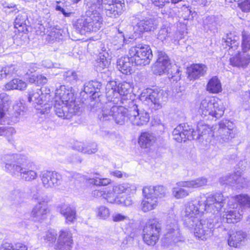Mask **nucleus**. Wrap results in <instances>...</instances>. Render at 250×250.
Listing matches in <instances>:
<instances>
[{"label": "nucleus", "instance_id": "obj_1", "mask_svg": "<svg viewBox=\"0 0 250 250\" xmlns=\"http://www.w3.org/2000/svg\"><path fill=\"white\" fill-rule=\"evenodd\" d=\"M225 198L220 193L208 195H204L197 200L191 201L187 204L185 209L184 222L188 228L194 227L195 236L202 240L212 235L215 223L210 219V222L200 219L205 211L218 214L224 206Z\"/></svg>", "mask_w": 250, "mask_h": 250}, {"label": "nucleus", "instance_id": "obj_2", "mask_svg": "<svg viewBox=\"0 0 250 250\" xmlns=\"http://www.w3.org/2000/svg\"><path fill=\"white\" fill-rule=\"evenodd\" d=\"M54 109L56 114L63 119L71 118L79 114L80 107L75 102L73 94L65 86L61 85L55 91Z\"/></svg>", "mask_w": 250, "mask_h": 250}, {"label": "nucleus", "instance_id": "obj_3", "mask_svg": "<svg viewBox=\"0 0 250 250\" xmlns=\"http://www.w3.org/2000/svg\"><path fill=\"white\" fill-rule=\"evenodd\" d=\"M129 107L113 105L111 103H106L98 114L99 119L102 121L113 120L116 124L123 125L129 121Z\"/></svg>", "mask_w": 250, "mask_h": 250}, {"label": "nucleus", "instance_id": "obj_4", "mask_svg": "<svg viewBox=\"0 0 250 250\" xmlns=\"http://www.w3.org/2000/svg\"><path fill=\"white\" fill-rule=\"evenodd\" d=\"M207 131V127L201 124H198L197 130L195 131L188 125L184 124L179 125L174 129L172 135L173 139L181 143L186 142L187 140L199 139Z\"/></svg>", "mask_w": 250, "mask_h": 250}, {"label": "nucleus", "instance_id": "obj_5", "mask_svg": "<svg viewBox=\"0 0 250 250\" xmlns=\"http://www.w3.org/2000/svg\"><path fill=\"white\" fill-rule=\"evenodd\" d=\"M168 94L158 88H147L143 90L140 95V100L149 106L154 105L156 109L161 108L167 100Z\"/></svg>", "mask_w": 250, "mask_h": 250}, {"label": "nucleus", "instance_id": "obj_6", "mask_svg": "<svg viewBox=\"0 0 250 250\" xmlns=\"http://www.w3.org/2000/svg\"><path fill=\"white\" fill-rule=\"evenodd\" d=\"M224 110L225 107L221 100L207 98L201 101L198 111L203 117L209 115L218 119L224 115Z\"/></svg>", "mask_w": 250, "mask_h": 250}, {"label": "nucleus", "instance_id": "obj_7", "mask_svg": "<svg viewBox=\"0 0 250 250\" xmlns=\"http://www.w3.org/2000/svg\"><path fill=\"white\" fill-rule=\"evenodd\" d=\"M88 4L94 9L100 8L104 5L106 15L116 18L122 13L125 4L120 0H91Z\"/></svg>", "mask_w": 250, "mask_h": 250}, {"label": "nucleus", "instance_id": "obj_8", "mask_svg": "<svg viewBox=\"0 0 250 250\" xmlns=\"http://www.w3.org/2000/svg\"><path fill=\"white\" fill-rule=\"evenodd\" d=\"M103 21V18L99 14L93 13L86 18L77 20L75 26L81 34H84L86 32L98 31L102 27Z\"/></svg>", "mask_w": 250, "mask_h": 250}, {"label": "nucleus", "instance_id": "obj_9", "mask_svg": "<svg viewBox=\"0 0 250 250\" xmlns=\"http://www.w3.org/2000/svg\"><path fill=\"white\" fill-rule=\"evenodd\" d=\"M242 38V52L230 58V64L237 67H245L250 62V55L248 53L250 50V33L243 31Z\"/></svg>", "mask_w": 250, "mask_h": 250}, {"label": "nucleus", "instance_id": "obj_10", "mask_svg": "<svg viewBox=\"0 0 250 250\" xmlns=\"http://www.w3.org/2000/svg\"><path fill=\"white\" fill-rule=\"evenodd\" d=\"M131 60L135 65H146L148 64L152 58V51L149 45L139 44L131 47L129 50Z\"/></svg>", "mask_w": 250, "mask_h": 250}, {"label": "nucleus", "instance_id": "obj_11", "mask_svg": "<svg viewBox=\"0 0 250 250\" xmlns=\"http://www.w3.org/2000/svg\"><path fill=\"white\" fill-rule=\"evenodd\" d=\"M129 121L134 125L142 126L149 121L150 116L146 110L137 104L134 101L129 104Z\"/></svg>", "mask_w": 250, "mask_h": 250}, {"label": "nucleus", "instance_id": "obj_12", "mask_svg": "<svg viewBox=\"0 0 250 250\" xmlns=\"http://www.w3.org/2000/svg\"><path fill=\"white\" fill-rule=\"evenodd\" d=\"M32 198L38 202V203L33 207L30 213V217L34 222H42L46 218L47 213V205L44 201L40 191H32Z\"/></svg>", "mask_w": 250, "mask_h": 250}, {"label": "nucleus", "instance_id": "obj_13", "mask_svg": "<svg viewBox=\"0 0 250 250\" xmlns=\"http://www.w3.org/2000/svg\"><path fill=\"white\" fill-rule=\"evenodd\" d=\"M167 229L168 230L162 240L164 246H169L181 241L182 237L177 224V220L173 216H169L167 220Z\"/></svg>", "mask_w": 250, "mask_h": 250}, {"label": "nucleus", "instance_id": "obj_14", "mask_svg": "<svg viewBox=\"0 0 250 250\" xmlns=\"http://www.w3.org/2000/svg\"><path fill=\"white\" fill-rule=\"evenodd\" d=\"M161 230L160 223L156 219L149 220L143 229V240L149 246L155 245Z\"/></svg>", "mask_w": 250, "mask_h": 250}, {"label": "nucleus", "instance_id": "obj_15", "mask_svg": "<svg viewBox=\"0 0 250 250\" xmlns=\"http://www.w3.org/2000/svg\"><path fill=\"white\" fill-rule=\"evenodd\" d=\"M24 159L25 158L18 154H4L0 157V163L4 167L5 171L15 176L17 168H19V166Z\"/></svg>", "mask_w": 250, "mask_h": 250}, {"label": "nucleus", "instance_id": "obj_16", "mask_svg": "<svg viewBox=\"0 0 250 250\" xmlns=\"http://www.w3.org/2000/svg\"><path fill=\"white\" fill-rule=\"evenodd\" d=\"M36 166L32 163L28 161L25 158L17 168L15 176H20L21 178L25 181L30 182L35 180L37 177L36 171Z\"/></svg>", "mask_w": 250, "mask_h": 250}, {"label": "nucleus", "instance_id": "obj_17", "mask_svg": "<svg viewBox=\"0 0 250 250\" xmlns=\"http://www.w3.org/2000/svg\"><path fill=\"white\" fill-rule=\"evenodd\" d=\"M171 64L168 57L165 52L158 51V59L152 67V71L156 75H162L169 73Z\"/></svg>", "mask_w": 250, "mask_h": 250}, {"label": "nucleus", "instance_id": "obj_18", "mask_svg": "<svg viewBox=\"0 0 250 250\" xmlns=\"http://www.w3.org/2000/svg\"><path fill=\"white\" fill-rule=\"evenodd\" d=\"M73 245L72 232L67 229L61 230L58 234L57 242L54 244L56 250H71Z\"/></svg>", "mask_w": 250, "mask_h": 250}, {"label": "nucleus", "instance_id": "obj_19", "mask_svg": "<svg viewBox=\"0 0 250 250\" xmlns=\"http://www.w3.org/2000/svg\"><path fill=\"white\" fill-rule=\"evenodd\" d=\"M40 177L43 186L46 188L56 187L60 185L61 175L54 171H44L41 172Z\"/></svg>", "mask_w": 250, "mask_h": 250}, {"label": "nucleus", "instance_id": "obj_20", "mask_svg": "<svg viewBox=\"0 0 250 250\" xmlns=\"http://www.w3.org/2000/svg\"><path fill=\"white\" fill-rule=\"evenodd\" d=\"M152 189L143 188V193L144 196L141 203L142 209L146 212L154 209L158 205L157 197L152 194Z\"/></svg>", "mask_w": 250, "mask_h": 250}, {"label": "nucleus", "instance_id": "obj_21", "mask_svg": "<svg viewBox=\"0 0 250 250\" xmlns=\"http://www.w3.org/2000/svg\"><path fill=\"white\" fill-rule=\"evenodd\" d=\"M208 68L202 63L193 64L188 68V78L190 80H195L205 75Z\"/></svg>", "mask_w": 250, "mask_h": 250}, {"label": "nucleus", "instance_id": "obj_22", "mask_svg": "<svg viewBox=\"0 0 250 250\" xmlns=\"http://www.w3.org/2000/svg\"><path fill=\"white\" fill-rule=\"evenodd\" d=\"M157 27V23L154 19H145L138 20L134 28L140 32L153 31Z\"/></svg>", "mask_w": 250, "mask_h": 250}, {"label": "nucleus", "instance_id": "obj_23", "mask_svg": "<svg viewBox=\"0 0 250 250\" xmlns=\"http://www.w3.org/2000/svg\"><path fill=\"white\" fill-rule=\"evenodd\" d=\"M131 59H132L130 58L129 51H128L127 57H122L117 60V68L123 74L126 75L131 74V66L133 63L134 64Z\"/></svg>", "mask_w": 250, "mask_h": 250}, {"label": "nucleus", "instance_id": "obj_24", "mask_svg": "<svg viewBox=\"0 0 250 250\" xmlns=\"http://www.w3.org/2000/svg\"><path fill=\"white\" fill-rule=\"evenodd\" d=\"M102 87L100 82L92 80L84 83L83 86L84 91L88 94H91L93 99L99 97V92Z\"/></svg>", "mask_w": 250, "mask_h": 250}, {"label": "nucleus", "instance_id": "obj_25", "mask_svg": "<svg viewBox=\"0 0 250 250\" xmlns=\"http://www.w3.org/2000/svg\"><path fill=\"white\" fill-rule=\"evenodd\" d=\"M240 209L232 208L225 212L222 216V220L228 223H235L240 221L242 217Z\"/></svg>", "mask_w": 250, "mask_h": 250}, {"label": "nucleus", "instance_id": "obj_26", "mask_svg": "<svg viewBox=\"0 0 250 250\" xmlns=\"http://www.w3.org/2000/svg\"><path fill=\"white\" fill-rule=\"evenodd\" d=\"M156 140V137L154 134L149 132H144L140 135L138 144L142 148H149L155 143Z\"/></svg>", "mask_w": 250, "mask_h": 250}, {"label": "nucleus", "instance_id": "obj_27", "mask_svg": "<svg viewBox=\"0 0 250 250\" xmlns=\"http://www.w3.org/2000/svg\"><path fill=\"white\" fill-rule=\"evenodd\" d=\"M60 212L65 219L67 224L73 223L76 219V212L68 205H63L60 207Z\"/></svg>", "mask_w": 250, "mask_h": 250}, {"label": "nucleus", "instance_id": "obj_28", "mask_svg": "<svg viewBox=\"0 0 250 250\" xmlns=\"http://www.w3.org/2000/svg\"><path fill=\"white\" fill-rule=\"evenodd\" d=\"M208 182L207 178L201 177L190 181L179 182L178 185L185 188H196L206 186Z\"/></svg>", "mask_w": 250, "mask_h": 250}, {"label": "nucleus", "instance_id": "obj_29", "mask_svg": "<svg viewBox=\"0 0 250 250\" xmlns=\"http://www.w3.org/2000/svg\"><path fill=\"white\" fill-rule=\"evenodd\" d=\"M94 175L96 176L92 178H88L86 177H83L79 174H75L74 176H75V178H78L79 177L83 178L87 181H89L90 184L96 186H105L110 184V179L108 178H104L100 174L97 173H95Z\"/></svg>", "mask_w": 250, "mask_h": 250}, {"label": "nucleus", "instance_id": "obj_30", "mask_svg": "<svg viewBox=\"0 0 250 250\" xmlns=\"http://www.w3.org/2000/svg\"><path fill=\"white\" fill-rule=\"evenodd\" d=\"M42 90L40 88L32 89L29 91L28 101L33 104H44Z\"/></svg>", "mask_w": 250, "mask_h": 250}, {"label": "nucleus", "instance_id": "obj_31", "mask_svg": "<svg viewBox=\"0 0 250 250\" xmlns=\"http://www.w3.org/2000/svg\"><path fill=\"white\" fill-rule=\"evenodd\" d=\"M247 234L242 230L232 232L229 234L228 244L231 247H237L238 244L245 240Z\"/></svg>", "mask_w": 250, "mask_h": 250}, {"label": "nucleus", "instance_id": "obj_32", "mask_svg": "<svg viewBox=\"0 0 250 250\" xmlns=\"http://www.w3.org/2000/svg\"><path fill=\"white\" fill-rule=\"evenodd\" d=\"M172 32L170 24L166 21L164 22L157 34V38L162 42L170 41Z\"/></svg>", "mask_w": 250, "mask_h": 250}, {"label": "nucleus", "instance_id": "obj_33", "mask_svg": "<svg viewBox=\"0 0 250 250\" xmlns=\"http://www.w3.org/2000/svg\"><path fill=\"white\" fill-rule=\"evenodd\" d=\"M74 147L78 151L87 154L95 153L98 150L97 145L94 142L87 145H84L81 142H77L75 144Z\"/></svg>", "mask_w": 250, "mask_h": 250}, {"label": "nucleus", "instance_id": "obj_34", "mask_svg": "<svg viewBox=\"0 0 250 250\" xmlns=\"http://www.w3.org/2000/svg\"><path fill=\"white\" fill-rule=\"evenodd\" d=\"M227 121H222L219 124L218 133L221 139L226 142L233 138V132L232 130L226 126Z\"/></svg>", "mask_w": 250, "mask_h": 250}, {"label": "nucleus", "instance_id": "obj_35", "mask_svg": "<svg viewBox=\"0 0 250 250\" xmlns=\"http://www.w3.org/2000/svg\"><path fill=\"white\" fill-rule=\"evenodd\" d=\"M27 87L26 83L23 80L15 78L5 84V88L7 90L17 89L24 90Z\"/></svg>", "mask_w": 250, "mask_h": 250}, {"label": "nucleus", "instance_id": "obj_36", "mask_svg": "<svg viewBox=\"0 0 250 250\" xmlns=\"http://www.w3.org/2000/svg\"><path fill=\"white\" fill-rule=\"evenodd\" d=\"M233 185L236 186L237 188H247L250 185L249 180L242 176L241 172L237 171L233 173Z\"/></svg>", "mask_w": 250, "mask_h": 250}, {"label": "nucleus", "instance_id": "obj_37", "mask_svg": "<svg viewBox=\"0 0 250 250\" xmlns=\"http://www.w3.org/2000/svg\"><path fill=\"white\" fill-rule=\"evenodd\" d=\"M27 20V16L25 13L19 14L14 22V26L19 32H24L25 30H27L26 21Z\"/></svg>", "mask_w": 250, "mask_h": 250}, {"label": "nucleus", "instance_id": "obj_38", "mask_svg": "<svg viewBox=\"0 0 250 250\" xmlns=\"http://www.w3.org/2000/svg\"><path fill=\"white\" fill-rule=\"evenodd\" d=\"M106 95L108 99L107 103H111L113 104V105L118 104L119 101L120 103H123L122 99H120L116 87L110 88L107 86L106 87Z\"/></svg>", "mask_w": 250, "mask_h": 250}, {"label": "nucleus", "instance_id": "obj_39", "mask_svg": "<svg viewBox=\"0 0 250 250\" xmlns=\"http://www.w3.org/2000/svg\"><path fill=\"white\" fill-rule=\"evenodd\" d=\"M219 24V18L214 16L207 17L203 21L205 29L209 30L215 32L217 29V26Z\"/></svg>", "mask_w": 250, "mask_h": 250}, {"label": "nucleus", "instance_id": "obj_40", "mask_svg": "<svg viewBox=\"0 0 250 250\" xmlns=\"http://www.w3.org/2000/svg\"><path fill=\"white\" fill-rule=\"evenodd\" d=\"M207 88V90L211 93H218L222 89L221 83L216 77H212L209 81Z\"/></svg>", "mask_w": 250, "mask_h": 250}, {"label": "nucleus", "instance_id": "obj_41", "mask_svg": "<svg viewBox=\"0 0 250 250\" xmlns=\"http://www.w3.org/2000/svg\"><path fill=\"white\" fill-rule=\"evenodd\" d=\"M62 31L55 28L50 30L46 37V40L48 42L53 43L55 41L59 42L62 39Z\"/></svg>", "mask_w": 250, "mask_h": 250}, {"label": "nucleus", "instance_id": "obj_42", "mask_svg": "<svg viewBox=\"0 0 250 250\" xmlns=\"http://www.w3.org/2000/svg\"><path fill=\"white\" fill-rule=\"evenodd\" d=\"M132 188H133V187L128 183H123L115 185L113 187V191L117 195L123 193L129 194L133 190Z\"/></svg>", "mask_w": 250, "mask_h": 250}, {"label": "nucleus", "instance_id": "obj_43", "mask_svg": "<svg viewBox=\"0 0 250 250\" xmlns=\"http://www.w3.org/2000/svg\"><path fill=\"white\" fill-rule=\"evenodd\" d=\"M237 201L239 203L241 212L243 210L250 208V197L247 194H240L236 196Z\"/></svg>", "mask_w": 250, "mask_h": 250}, {"label": "nucleus", "instance_id": "obj_44", "mask_svg": "<svg viewBox=\"0 0 250 250\" xmlns=\"http://www.w3.org/2000/svg\"><path fill=\"white\" fill-rule=\"evenodd\" d=\"M120 99L125 100V98H122L121 97L126 96L130 91L131 85L129 83L124 82L119 83L116 87Z\"/></svg>", "mask_w": 250, "mask_h": 250}, {"label": "nucleus", "instance_id": "obj_45", "mask_svg": "<svg viewBox=\"0 0 250 250\" xmlns=\"http://www.w3.org/2000/svg\"><path fill=\"white\" fill-rule=\"evenodd\" d=\"M179 182L177 183V187L173 188L172 189V195L176 199H181L187 197L189 195V192L183 188V187L178 185Z\"/></svg>", "mask_w": 250, "mask_h": 250}, {"label": "nucleus", "instance_id": "obj_46", "mask_svg": "<svg viewBox=\"0 0 250 250\" xmlns=\"http://www.w3.org/2000/svg\"><path fill=\"white\" fill-rule=\"evenodd\" d=\"M146 188L152 189V194L154 196L159 198L165 197L167 194V189L163 186H157L155 187H146Z\"/></svg>", "mask_w": 250, "mask_h": 250}, {"label": "nucleus", "instance_id": "obj_47", "mask_svg": "<svg viewBox=\"0 0 250 250\" xmlns=\"http://www.w3.org/2000/svg\"><path fill=\"white\" fill-rule=\"evenodd\" d=\"M25 193L20 189L14 190L11 193L10 199L15 204H19L23 202Z\"/></svg>", "mask_w": 250, "mask_h": 250}, {"label": "nucleus", "instance_id": "obj_48", "mask_svg": "<svg viewBox=\"0 0 250 250\" xmlns=\"http://www.w3.org/2000/svg\"><path fill=\"white\" fill-rule=\"evenodd\" d=\"M96 215L100 219L106 220L110 214L109 209L104 206H100L96 208Z\"/></svg>", "mask_w": 250, "mask_h": 250}, {"label": "nucleus", "instance_id": "obj_49", "mask_svg": "<svg viewBox=\"0 0 250 250\" xmlns=\"http://www.w3.org/2000/svg\"><path fill=\"white\" fill-rule=\"evenodd\" d=\"M104 198L107 201L111 204H120L121 203L119 201V198L117 196V194L113 191V189L107 191V193L105 192Z\"/></svg>", "mask_w": 250, "mask_h": 250}, {"label": "nucleus", "instance_id": "obj_50", "mask_svg": "<svg viewBox=\"0 0 250 250\" xmlns=\"http://www.w3.org/2000/svg\"><path fill=\"white\" fill-rule=\"evenodd\" d=\"M1 250H27V248L21 243H17L13 246L12 244L6 242L2 245Z\"/></svg>", "mask_w": 250, "mask_h": 250}, {"label": "nucleus", "instance_id": "obj_51", "mask_svg": "<svg viewBox=\"0 0 250 250\" xmlns=\"http://www.w3.org/2000/svg\"><path fill=\"white\" fill-rule=\"evenodd\" d=\"M167 74L168 75L169 78L173 81H177L181 79V72L176 65H171L169 70V73Z\"/></svg>", "mask_w": 250, "mask_h": 250}, {"label": "nucleus", "instance_id": "obj_52", "mask_svg": "<svg viewBox=\"0 0 250 250\" xmlns=\"http://www.w3.org/2000/svg\"><path fill=\"white\" fill-rule=\"evenodd\" d=\"M64 80L70 83H75L78 80V75L76 72L73 70H68L63 73Z\"/></svg>", "mask_w": 250, "mask_h": 250}, {"label": "nucleus", "instance_id": "obj_53", "mask_svg": "<svg viewBox=\"0 0 250 250\" xmlns=\"http://www.w3.org/2000/svg\"><path fill=\"white\" fill-rule=\"evenodd\" d=\"M57 232L55 230L50 229L46 232L44 236V240L49 244L53 245L57 239Z\"/></svg>", "mask_w": 250, "mask_h": 250}, {"label": "nucleus", "instance_id": "obj_54", "mask_svg": "<svg viewBox=\"0 0 250 250\" xmlns=\"http://www.w3.org/2000/svg\"><path fill=\"white\" fill-rule=\"evenodd\" d=\"M42 90L43 94V99L44 102V105L49 104L50 102L52 103L54 102L55 98H54L50 94V89L46 87L41 88Z\"/></svg>", "mask_w": 250, "mask_h": 250}, {"label": "nucleus", "instance_id": "obj_55", "mask_svg": "<svg viewBox=\"0 0 250 250\" xmlns=\"http://www.w3.org/2000/svg\"><path fill=\"white\" fill-rule=\"evenodd\" d=\"M17 70L16 67L13 65H10L5 67H2L3 78L11 77L17 72Z\"/></svg>", "mask_w": 250, "mask_h": 250}, {"label": "nucleus", "instance_id": "obj_56", "mask_svg": "<svg viewBox=\"0 0 250 250\" xmlns=\"http://www.w3.org/2000/svg\"><path fill=\"white\" fill-rule=\"evenodd\" d=\"M233 173L223 176L219 179V182L222 185L230 184L232 185L233 182Z\"/></svg>", "mask_w": 250, "mask_h": 250}, {"label": "nucleus", "instance_id": "obj_57", "mask_svg": "<svg viewBox=\"0 0 250 250\" xmlns=\"http://www.w3.org/2000/svg\"><path fill=\"white\" fill-rule=\"evenodd\" d=\"M14 129L11 127L0 126V136H9L11 135Z\"/></svg>", "mask_w": 250, "mask_h": 250}, {"label": "nucleus", "instance_id": "obj_58", "mask_svg": "<svg viewBox=\"0 0 250 250\" xmlns=\"http://www.w3.org/2000/svg\"><path fill=\"white\" fill-rule=\"evenodd\" d=\"M37 67L35 64L30 63L27 64L24 69V72H25V76L31 75L32 74L35 73Z\"/></svg>", "mask_w": 250, "mask_h": 250}, {"label": "nucleus", "instance_id": "obj_59", "mask_svg": "<svg viewBox=\"0 0 250 250\" xmlns=\"http://www.w3.org/2000/svg\"><path fill=\"white\" fill-rule=\"evenodd\" d=\"M238 6L243 12H249L250 11V0H244L238 3Z\"/></svg>", "mask_w": 250, "mask_h": 250}, {"label": "nucleus", "instance_id": "obj_60", "mask_svg": "<svg viewBox=\"0 0 250 250\" xmlns=\"http://www.w3.org/2000/svg\"><path fill=\"white\" fill-rule=\"evenodd\" d=\"M10 102V97L5 93L0 94V105L8 104Z\"/></svg>", "mask_w": 250, "mask_h": 250}, {"label": "nucleus", "instance_id": "obj_61", "mask_svg": "<svg viewBox=\"0 0 250 250\" xmlns=\"http://www.w3.org/2000/svg\"><path fill=\"white\" fill-rule=\"evenodd\" d=\"M108 61H96V67L97 71H102L109 65Z\"/></svg>", "mask_w": 250, "mask_h": 250}, {"label": "nucleus", "instance_id": "obj_62", "mask_svg": "<svg viewBox=\"0 0 250 250\" xmlns=\"http://www.w3.org/2000/svg\"><path fill=\"white\" fill-rule=\"evenodd\" d=\"M112 220L114 222H121L125 220H128V217L121 213H116L112 215Z\"/></svg>", "mask_w": 250, "mask_h": 250}, {"label": "nucleus", "instance_id": "obj_63", "mask_svg": "<svg viewBox=\"0 0 250 250\" xmlns=\"http://www.w3.org/2000/svg\"><path fill=\"white\" fill-rule=\"evenodd\" d=\"M119 201L121 202L120 205L125 206H129L133 204V200L130 196H127L125 199L122 198L119 199Z\"/></svg>", "mask_w": 250, "mask_h": 250}, {"label": "nucleus", "instance_id": "obj_64", "mask_svg": "<svg viewBox=\"0 0 250 250\" xmlns=\"http://www.w3.org/2000/svg\"><path fill=\"white\" fill-rule=\"evenodd\" d=\"M38 75L36 73L32 74L31 75L25 76L26 79H27L29 83H35L37 84L38 80Z\"/></svg>", "mask_w": 250, "mask_h": 250}]
</instances>
